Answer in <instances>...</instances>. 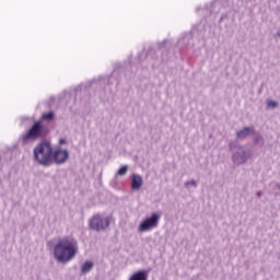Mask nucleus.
Instances as JSON below:
<instances>
[{"instance_id": "nucleus-19", "label": "nucleus", "mask_w": 280, "mask_h": 280, "mask_svg": "<svg viewBox=\"0 0 280 280\" xmlns=\"http://www.w3.org/2000/svg\"><path fill=\"white\" fill-rule=\"evenodd\" d=\"M65 143H67V140H66V139H60V140H59V144H60V145H65Z\"/></svg>"}, {"instance_id": "nucleus-9", "label": "nucleus", "mask_w": 280, "mask_h": 280, "mask_svg": "<svg viewBox=\"0 0 280 280\" xmlns=\"http://www.w3.org/2000/svg\"><path fill=\"white\" fill-rule=\"evenodd\" d=\"M250 135H255L254 127H244L243 129L236 132V139H246V137H250Z\"/></svg>"}, {"instance_id": "nucleus-10", "label": "nucleus", "mask_w": 280, "mask_h": 280, "mask_svg": "<svg viewBox=\"0 0 280 280\" xmlns=\"http://www.w3.org/2000/svg\"><path fill=\"white\" fill-rule=\"evenodd\" d=\"M143 185V178L139 174H133L131 177V188L135 190L141 189Z\"/></svg>"}, {"instance_id": "nucleus-2", "label": "nucleus", "mask_w": 280, "mask_h": 280, "mask_svg": "<svg viewBox=\"0 0 280 280\" xmlns=\"http://www.w3.org/2000/svg\"><path fill=\"white\" fill-rule=\"evenodd\" d=\"M52 152L54 147H51V143L49 141H43L34 148L33 159L38 163V165H43V167H50Z\"/></svg>"}, {"instance_id": "nucleus-16", "label": "nucleus", "mask_w": 280, "mask_h": 280, "mask_svg": "<svg viewBox=\"0 0 280 280\" xmlns=\"http://www.w3.org/2000/svg\"><path fill=\"white\" fill-rule=\"evenodd\" d=\"M42 119H46L47 121H52V119H54V113H52V112H49V113H47V114H44V115L42 116Z\"/></svg>"}, {"instance_id": "nucleus-5", "label": "nucleus", "mask_w": 280, "mask_h": 280, "mask_svg": "<svg viewBox=\"0 0 280 280\" xmlns=\"http://www.w3.org/2000/svg\"><path fill=\"white\" fill-rule=\"evenodd\" d=\"M161 220V214L152 213L150 217L145 218L138 226L139 233H148L152 229L159 226V221Z\"/></svg>"}, {"instance_id": "nucleus-14", "label": "nucleus", "mask_w": 280, "mask_h": 280, "mask_svg": "<svg viewBox=\"0 0 280 280\" xmlns=\"http://www.w3.org/2000/svg\"><path fill=\"white\" fill-rule=\"evenodd\" d=\"M191 38V33H187L178 40V45H189V39Z\"/></svg>"}, {"instance_id": "nucleus-13", "label": "nucleus", "mask_w": 280, "mask_h": 280, "mask_svg": "<svg viewBox=\"0 0 280 280\" xmlns=\"http://www.w3.org/2000/svg\"><path fill=\"white\" fill-rule=\"evenodd\" d=\"M229 20H231V23H233L235 21V14L231 15V13H225L221 15L219 23H222V21H229Z\"/></svg>"}, {"instance_id": "nucleus-6", "label": "nucleus", "mask_w": 280, "mask_h": 280, "mask_svg": "<svg viewBox=\"0 0 280 280\" xmlns=\"http://www.w3.org/2000/svg\"><path fill=\"white\" fill-rule=\"evenodd\" d=\"M69 161V151L67 149H52L51 165H65Z\"/></svg>"}, {"instance_id": "nucleus-18", "label": "nucleus", "mask_w": 280, "mask_h": 280, "mask_svg": "<svg viewBox=\"0 0 280 280\" xmlns=\"http://www.w3.org/2000/svg\"><path fill=\"white\" fill-rule=\"evenodd\" d=\"M261 139H262L261 136L256 137L255 138V143H259V141H261Z\"/></svg>"}, {"instance_id": "nucleus-21", "label": "nucleus", "mask_w": 280, "mask_h": 280, "mask_svg": "<svg viewBox=\"0 0 280 280\" xmlns=\"http://www.w3.org/2000/svg\"><path fill=\"white\" fill-rule=\"evenodd\" d=\"M202 12H209V9H202Z\"/></svg>"}, {"instance_id": "nucleus-7", "label": "nucleus", "mask_w": 280, "mask_h": 280, "mask_svg": "<svg viewBox=\"0 0 280 280\" xmlns=\"http://www.w3.org/2000/svg\"><path fill=\"white\" fill-rule=\"evenodd\" d=\"M250 159V151L245 150L244 147H238L236 152L232 155L234 165H244Z\"/></svg>"}, {"instance_id": "nucleus-12", "label": "nucleus", "mask_w": 280, "mask_h": 280, "mask_svg": "<svg viewBox=\"0 0 280 280\" xmlns=\"http://www.w3.org/2000/svg\"><path fill=\"white\" fill-rule=\"evenodd\" d=\"M184 187H186V189H191V187L196 189V187H198V180H195V179L187 180L184 183Z\"/></svg>"}, {"instance_id": "nucleus-17", "label": "nucleus", "mask_w": 280, "mask_h": 280, "mask_svg": "<svg viewBox=\"0 0 280 280\" xmlns=\"http://www.w3.org/2000/svg\"><path fill=\"white\" fill-rule=\"evenodd\" d=\"M267 106L269 108H278L279 107V103L277 101H268L267 102Z\"/></svg>"}, {"instance_id": "nucleus-23", "label": "nucleus", "mask_w": 280, "mask_h": 280, "mask_svg": "<svg viewBox=\"0 0 280 280\" xmlns=\"http://www.w3.org/2000/svg\"><path fill=\"white\" fill-rule=\"evenodd\" d=\"M102 80L106 81V80H108V79H100L98 82H102Z\"/></svg>"}, {"instance_id": "nucleus-22", "label": "nucleus", "mask_w": 280, "mask_h": 280, "mask_svg": "<svg viewBox=\"0 0 280 280\" xmlns=\"http://www.w3.org/2000/svg\"><path fill=\"white\" fill-rule=\"evenodd\" d=\"M276 36H278V38H280V32H278V33L276 34Z\"/></svg>"}, {"instance_id": "nucleus-8", "label": "nucleus", "mask_w": 280, "mask_h": 280, "mask_svg": "<svg viewBox=\"0 0 280 280\" xmlns=\"http://www.w3.org/2000/svg\"><path fill=\"white\" fill-rule=\"evenodd\" d=\"M149 277H150V270L142 269L131 273L128 280H148Z\"/></svg>"}, {"instance_id": "nucleus-25", "label": "nucleus", "mask_w": 280, "mask_h": 280, "mask_svg": "<svg viewBox=\"0 0 280 280\" xmlns=\"http://www.w3.org/2000/svg\"><path fill=\"white\" fill-rule=\"evenodd\" d=\"M141 56H145V52H142Z\"/></svg>"}, {"instance_id": "nucleus-4", "label": "nucleus", "mask_w": 280, "mask_h": 280, "mask_svg": "<svg viewBox=\"0 0 280 280\" xmlns=\"http://www.w3.org/2000/svg\"><path fill=\"white\" fill-rule=\"evenodd\" d=\"M89 226L92 229V231L100 233L101 231H105L108 229V226H110V219L100 213L94 214L89 221Z\"/></svg>"}, {"instance_id": "nucleus-11", "label": "nucleus", "mask_w": 280, "mask_h": 280, "mask_svg": "<svg viewBox=\"0 0 280 280\" xmlns=\"http://www.w3.org/2000/svg\"><path fill=\"white\" fill-rule=\"evenodd\" d=\"M93 266H95L93 264V261L88 260L83 264V266L81 267V273L82 275H89V272H91L93 270Z\"/></svg>"}, {"instance_id": "nucleus-1", "label": "nucleus", "mask_w": 280, "mask_h": 280, "mask_svg": "<svg viewBox=\"0 0 280 280\" xmlns=\"http://www.w3.org/2000/svg\"><path fill=\"white\" fill-rule=\"evenodd\" d=\"M79 246L78 240L71 236H65L59 238L56 245L54 246L52 253L54 258L59 264H69L72 259H75L78 255Z\"/></svg>"}, {"instance_id": "nucleus-3", "label": "nucleus", "mask_w": 280, "mask_h": 280, "mask_svg": "<svg viewBox=\"0 0 280 280\" xmlns=\"http://www.w3.org/2000/svg\"><path fill=\"white\" fill-rule=\"evenodd\" d=\"M44 137H47L45 126H43L42 121H35L27 132L21 135V141L24 144L34 143V141L44 139Z\"/></svg>"}, {"instance_id": "nucleus-24", "label": "nucleus", "mask_w": 280, "mask_h": 280, "mask_svg": "<svg viewBox=\"0 0 280 280\" xmlns=\"http://www.w3.org/2000/svg\"><path fill=\"white\" fill-rule=\"evenodd\" d=\"M230 150H233V144H230Z\"/></svg>"}, {"instance_id": "nucleus-20", "label": "nucleus", "mask_w": 280, "mask_h": 280, "mask_svg": "<svg viewBox=\"0 0 280 280\" xmlns=\"http://www.w3.org/2000/svg\"><path fill=\"white\" fill-rule=\"evenodd\" d=\"M256 196H257V198H259L260 196H262V192L261 191H257Z\"/></svg>"}, {"instance_id": "nucleus-15", "label": "nucleus", "mask_w": 280, "mask_h": 280, "mask_svg": "<svg viewBox=\"0 0 280 280\" xmlns=\"http://www.w3.org/2000/svg\"><path fill=\"white\" fill-rule=\"evenodd\" d=\"M128 174V165H122L116 173V176H126Z\"/></svg>"}]
</instances>
